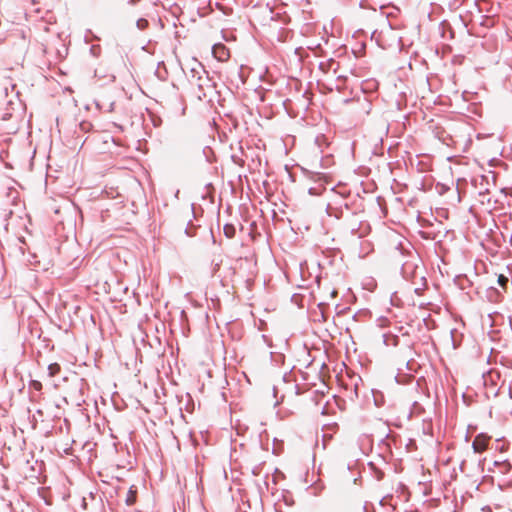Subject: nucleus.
I'll use <instances>...</instances> for the list:
<instances>
[{"label": "nucleus", "mask_w": 512, "mask_h": 512, "mask_svg": "<svg viewBox=\"0 0 512 512\" xmlns=\"http://www.w3.org/2000/svg\"><path fill=\"white\" fill-rule=\"evenodd\" d=\"M60 365L58 363H52L48 366L49 376L54 377L60 372Z\"/></svg>", "instance_id": "10"}, {"label": "nucleus", "mask_w": 512, "mask_h": 512, "mask_svg": "<svg viewBox=\"0 0 512 512\" xmlns=\"http://www.w3.org/2000/svg\"><path fill=\"white\" fill-rule=\"evenodd\" d=\"M487 297L490 301L498 302L501 298V293L495 288H490Z\"/></svg>", "instance_id": "7"}, {"label": "nucleus", "mask_w": 512, "mask_h": 512, "mask_svg": "<svg viewBox=\"0 0 512 512\" xmlns=\"http://www.w3.org/2000/svg\"><path fill=\"white\" fill-rule=\"evenodd\" d=\"M383 342L386 346L396 347L399 345V337L392 333H385L383 335Z\"/></svg>", "instance_id": "6"}, {"label": "nucleus", "mask_w": 512, "mask_h": 512, "mask_svg": "<svg viewBox=\"0 0 512 512\" xmlns=\"http://www.w3.org/2000/svg\"><path fill=\"white\" fill-rule=\"evenodd\" d=\"M494 469L489 468V471L494 473L499 472L500 474H508L512 468L510 462L508 460L503 461H494L493 463Z\"/></svg>", "instance_id": "5"}, {"label": "nucleus", "mask_w": 512, "mask_h": 512, "mask_svg": "<svg viewBox=\"0 0 512 512\" xmlns=\"http://www.w3.org/2000/svg\"><path fill=\"white\" fill-rule=\"evenodd\" d=\"M185 232H186V234H187L188 236H191V234L188 232V229H187V228L185 229Z\"/></svg>", "instance_id": "18"}, {"label": "nucleus", "mask_w": 512, "mask_h": 512, "mask_svg": "<svg viewBox=\"0 0 512 512\" xmlns=\"http://www.w3.org/2000/svg\"><path fill=\"white\" fill-rule=\"evenodd\" d=\"M29 386L31 389L37 392H40L42 389V383L38 380H31Z\"/></svg>", "instance_id": "12"}, {"label": "nucleus", "mask_w": 512, "mask_h": 512, "mask_svg": "<svg viewBox=\"0 0 512 512\" xmlns=\"http://www.w3.org/2000/svg\"><path fill=\"white\" fill-rule=\"evenodd\" d=\"M37 413L42 415V411L41 410H37Z\"/></svg>", "instance_id": "19"}, {"label": "nucleus", "mask_w": 512, "mask_h": 512, "mask_svg": "<svg viewBox=\"0 0 512 512\" xmlns=\"http://www.w3.org/2000/svg\"><path fill=\"white\" fill-rule=\"evenodd\" d=\"M274 454H279V452L276 450V448L273 449Z\"/></svg>", "instance_id": "17"}, {"label": "nucleus", "mask_w": 512, "mask_h": 512, "mask_svg": "<svg viewBox=\"0 0 512 512\" xmlns=\"http://www.w3.org/2000/svg\"><path fill=\"white\" fill-rule=\"evenodd\" d=\"M136 26L139 30L143 31L149 26V22L144 18H140L137 20Z\"/></svg>", "instance_id": "11"}, {"label": "nucleus", "mask_w": 512, "mask_h": 512, "mask_svg": "<svg viewBox=\"0 0 512 512\" xmlns=\"http://www.w3.org/2000/svg\"><path fill=\"white\" fill-rule=\"evenodd\" d=\"M223 231H224V235L227 238H233L236 233V229H235L234 225H232V224L224 225Z\"/></svg>", "instance_id": "9"}, {"label": "nucleus", "mask_w": 512, "mask_h": 512, "mask_svg": "<svg viewBox=\"0 0 512 512\" xmlns=\"http://www.w3.org/2000/svg\"><path fill=\"white\" fill-rule=\"evenodd\" d=\"M125 502H126V504L128 506H132L133 504H135V502H136V490H134L133 487H131L129 489Z\"/></svg>", "instance_id": "8"}, {"label": "nucleus", "mask_w": 512, "mask_h": 512, "mask_svg": "<svg viewBox=\"0 0 512 512\" xmlns=\"http://www.w3.org/2000/svg\"><path fill=\"white\" fill-rule=\"evenodd\" d=\"M199 68L201 69V71L204 73V74H207V72L204 70V68L199 64ZM191 73H192V77L193 78H197L196 79V85L198 86L199 90H203L204 86L208 85V83L210 82V79L208 77V75H206L205 77H202L201 75H199V71L196 70L195 68H193L191 70Z\"/></svg>", "instance_id": "4"}, {"label": "nucleus", "mask_w": 512, "mask_h": 512, "mask_svg": "<svg viewBox=\"0 0 512 512\" xmlns=\"http://www.w3.org/2000/svg\"><path fill=\"white\" fill-rule=\"evenodd\" d=\"M80 127H81L82 130L88 131L90 129V127H91V124L89 122H82L80 124Z\"/></svg>", "instance_id": "16"}, {"label": "nucleus", "mask_w": 512, "mask_h": 512, "mask_svg": "<svg viewBox=\"0 0 512 512\" xmlns=\"http://www.w3.org/2000/svg\"><path fill=\"white\" fill-rule=\"evenodd\" d=\"M339 63L334 61L333 59L329 60L328 62H321L319 64V68L323 71L332 70L333 74L337 76L338 79H346L345 75L338 74L339 70Z\"/></svg>", "instance_id": "3"}, {"label": "nucleus", "mask_w": 512, "mask_h": 512, "mask_svg": "<svg viewBox=\"0 0 512 512\" xmlns=\"http://www.w3.org/2000/svg\"><path fill=\"white\" fill-rule=\"evenodd\" d=\"M90 53L94 56V57H98L101 53V47L100 45H92L91 48H90Z\"/></svg>", "instance_id": "15"}, {"label": "nucleus", "mask_w": 512, "mask_h": 512, "mask_svg": "<svg viewBox=\"0 0 512 512\" xmlns=\"http://www.w3.org/2000/svg\"><path fill=\"white\" fill-rule=\"evenodd\" d=\"M212 53H213V56L218 61H221V62L228 60V58L230 56V52H229L228 48L222 43L213 45Z\"/></svg>", "instance_id": "2"}, {"label": "nucleus", "mask_w": 512, "mask_h": 512, "mask_svg": "<svg viewBox=\"0 0 512 512\" xmlns=\"http://www.w3.org/2000/svg\"><path fill=\"white\" fill-rule=\"evenodd\" d=\"M498 284L503 288V289H506L507 287V284H508V277L504 276L503 274H500L498 276Z\"/></svg>", "instance_id": "13"}, {"label": "nucleus", "mask_w": 512, "mask_h": 512, "mask_svg": "<svg viewBox=\"0 0 512 512\" xmlns=\"http://www.w3.org/2000/svg\"><path fill=\"white\" fill-rule=\"evenodd\" d=\"M410 267H414V275L416 276V275H417V273H418V269H419V267H418L417 265H412V264H410V263H405V264L403 265V268H402L403 273H404V274H407V270H408Z\"/></svg>", "instance_id": "14"}, {"label": "nucleus", "mask_w": 512, "mask_h": 512, "mask_svg": "<svg viewBox=\"0 0 512 512\" xmlns=\"http://www.w3.org/2000/svg\"><path fill=\"white\" fill-rule=\"evenodd\" d=\"M490 440H491L490 436H488L484 433L478 434L472 442L473 451L475 453L484 452L488 448Z\"/></svg>", "instance_id": "1"}]
</instances>
